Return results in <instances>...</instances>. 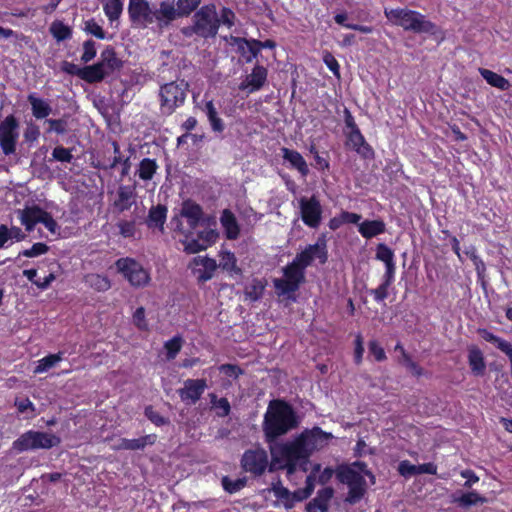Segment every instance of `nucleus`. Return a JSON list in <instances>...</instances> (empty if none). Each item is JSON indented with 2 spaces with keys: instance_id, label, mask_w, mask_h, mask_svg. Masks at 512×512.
Segmentation results:
<instances>
[{
  "instance_id": "obj_1",
  "label": "nucleus",
  "mask_w": 512,
  "mask_h": 512,
  "mask_svg": "<svg viewBox=\"0 0 512 512\" xmlns=\"http://www.w3.org/2000/svg\"><path fill=\"white\" fill-rule=\"evenodd\" d=\"M334 436L323 431L320 427L305 429L293 441L275 443L270 445L271 462L269 471L285 469L288 475L294 474L297 469L308 471L309 458L314 451L326 447Z\"/></svg>"
},
{
  "instance_id": "obj_2",
  "label": "nucleus",
  "mask_w": 512,
  "mask_h": 512,
  "mask_svg": "<svg viewBox=\"0 0 512 512\" xmlns=\"http://www.w3.org/2000/svg\"><path fill=\"white\" fill-rule=\"evenodd\" d=\"M299 417L293 407L281 399L271 400L264 415L262 424L266 442L269 445L276 443V440L297 428Z\"/></svg>"
},
{
  "instance_id": "obj_3",
  "label": "nucleus",
  "mask_w": 512,
  "mask_h": 512,
  "mask_svg": "<svg viewBox=\"0 0 512 512\" xmlns=\"http://www.w3.org/2000/svg\"><path fill=\"white\" fill-rule=\"evenodd\" d=\"M164 1L158 5L151 4L148 0H129L128 16L132 27L138 29L153 28L163 31L170 27L168 15L164 14Z\"/></svg>"
},
{
  "instance_id": "obj_4",
  "label": "nucleus",
  "mask_w": 512,
  "mask_h": 512,
  "mask_svg": "<svg viewBox=\"0 0 512 512\" xmlns=\"http://www.w3.org/2000/svg\"><path fill=\"white\" fill-rule=\"evenodd\" d=\"M220 20L214 4L200 7L192 17V24L181 29V33L188 38L198 36L203 39L214 38L219 30Z\"/></svg>"
},
{
  "instance_id": "obj_5",
  "label": "nucleus",
  "mask_w": 512,
  "mask_h": 512,
  "mask_svg": "<svg viewBox=\"0 0 512 512\" xmlns=\"http://www.w3.org/2000/svg\"><path fill=\"white\" fill-rule=\"evenodd\" d=\"M384 15L391 23L401 26L406 31L430 35H435L438 31V27L435 23L427 20L425 15L415 10L406 8H385Z\"/></svg>"
},
{
  "instance_id": "obj_6",
  "label": "nucleus",
  "mask_w": 512,
  "mask_h": 512,
  "mask_svg": "<svg viewBox=\"0 0 512 512\" xmlns=\"http://www.w3.org/2000/svg\"><path fill=\"white\" fill-rule=\"evenodd\" d=\"M189 91V84L184 79L175 80L160 86L158 97L160 111L164 115L173 114L184 105Z\"/></svg>"
},
{
  "instance_id": "obj_7",
  "label": "nucleus",
  "mask_w": 512,
  "mask_h": 512,
  "mask_svg": "<svg viewBox=\"0 0 512 512\" xmlns=\"http://www.w3.org/2000/svg\"><path fill=\"white\" fill-rule=\"evenodd\" d=\"M60 443V437L54 434L29 430L20 435V437L13 442L12 449L18 453L28 450H47L58 446Z\"/></svg>"
},
{
  "instance_id": "obj_8",
  "label": "nucleus",
  "mask_w": 512,
  "mask_h": 512,
  "mask_svg": "<svg viewBox=\"0 0 512 512\" xmlns=\"http://www.w3.org/2000/svg\"><path fill=\"white\" fill-rule=\"evenodd\" d=\"M284 278L273 280L274 288L278 296H286L295 300L291 295L295 293L305 281V270L293 261L283 268Z\"/></svg>"
},
{
  "instance_id": "obj_9",
  "label": "nucleus",
  "mask_w": 512,
  "mask_h": 512,
  "mask_svg": "<svg viewBox=\"0 0 512 512\" xmlns=\"http://www.w3.org/2000/svg\"><path fill=\"white\" fill-rule=\"evenodd\" d=\"M90 66L93 67L92 76L95 84L102 82L106 77H109L116 71L121 70L123 67V61L118 58L115 48L108 45L102 50L100 60Z\"/></svg>"
},
{
  "instance_id": "obj_10",
  "label": "nucleus",
  "mask_w": 512,
  "mask_h": 512,
  "mask_svg": "<svg viewBox=\"0 0 512 512\" xmlns=\"http://www.w3.org/2000/svg\"><path fill=\"white\" fill-rule=\"evenodd\" d=\"M20 123L15 115L10 114L0 122V148L4 155L16 152L19 139Z\"/></svg>"
},
{
  "instance_id": "obj_11",
  "label": "nucleus",
  "mask_w": 512,
  "mask_h": 512,
  "mask_svg": "<svg viewBox=\"0 0 512 512\" xmlns=\"http://www.w3.org/2000/svg\"><path fill=\"white\" fill-rule=\"evenodd\" d=\"M337 478L340 482L349 487L348 496L345 501L349 504L357 503L365 494V479L351 467H345L337 472Z\"/></svg>"
},
{
  "instance_id": "obj_12",
  "label": "nucleus",
  "mask_w": 512,
  "mask_h": 512,
  "mask_svg": "<svg viewBox=\"0 0 512 512\" xmlns=\"http://www.w3.org/2000/svg\"><path fill=\"white\" fill-rule=\"evenodd\" d=\"M20 215L21 223L27 231H32L36 223L44 224L51 233H56V230L59 228L50 213L37 206L26 207L20 211Z\"/></svg>"
},
{
  "instance_id": "obj_13",
  "label": "nucleus",
  "mask_w": 512,
  "mask_h": 512,
  "mask_svg": "<svg viewBox=\"0 0 512 512\" xmlns=\"http://www.w3.org/2000/svg\"><path fill=\"white\" fill-rule=\"evenodd\" d=\"M116 267L132 286H144L149 281L148 272L134 259L120 258L116 261Z\"/></svg>"
},
{
  "instance_id": "obj_14",
  "label": "nucleus",
  "mask_w": 512,
  "mask_h": 512,
  "mask_svg": "<svg viewBox=\"0 0 512 512\" xmlns=\"http://www.w3.org/2000/svg\"><path fill=\"white\" fill-rule=\"evenodd\" d=\"M237 45L238 53L246 63H251L260 54L261 49H274L276 42L271 39L260 41L258 39L233 38Z\"/></svg>"
},
{
  "instance_id": "obj_15",
  "label": "nucleus",
  "mask_w": 512,
  "mask_h": 512,
  "mask_svg": "<svg viewBox=\"0 0 512 512\" xmlns=\"http://www.w3.org/2000/svg\"><path fill=\"white\" fill-rule=\"evenodd\" d=\"M315 258L319 259L321 264L326 263L328 259L325 235L320 236L315 244L308 245L302 252L298 253L293 262L305 270Z\"/></svg>"
},
{
  "instance_id": "obj_16",
  "label": "nucleus",
  "mask_w": 512,
  "mask_h": 512,
  "mask_svg": "<svg viewBox=\"0 0 512 512\" xmlns=\"http://www.w3.org/2000/svg\"><path fill=\"white\" fill-rule=\"evenodd\" d=\"M180 216L187 220L190 231L196 229L199 224H215V218L205 216L202 207L191 199L184 200L180 209Z\"/></svg>"
},
{
  "instance_id": "obj_17",
  "label": "nucleus",
  "mask_w": 512,
  "mask_h": 512,
  "mask_svg": "<svg viewBox=\"0 0 512 512\" xmlns=\"http://www.w3.org/2000/svg\"><path fill=\"white\" fill-rule=\"evenodd\" d=\"M241 466L246 472L255 476L262 475L270 466L267 452L262 448L245 451L241 458Z\"/></svg>"
},
{
  "instance_id": "obj_18",
  "label": "nucleus",
  "mask_w": 512,
  "mask_h": 512,
  "mask_svg": "<svg viewBox=\"0 0 512 512\" xmlns=\"http://www.w3.org/2000/svg\"><path fill=\"white\" fill-rule=\"evenodd\" d=\"M165 5L164 14L172 23L178 18L187 17L193 11L197 10L202 0H163Z\"/></svg>"
},
{
  "instance_id": "obj_19",
  "label": "nucleus",
  "mask_w": 512,
  "mask_h": 512,
  "mask_svg": "<svg viewBox=\"0 0 512 512\" xmlns=\"http://www.w3.org/2000/svg\"><path fill=\"white\" fill-rule=\"evenodd\" d=\"M299 203L303 222L309 227H318L321 222L322 213L320 202L315 197L310 199L302 197Z\"/></svg>"
},
{
  "instance_id": "obj_20",
  "label": "nucleus",
  "mask_w": 512,
  "mask_h": 512,
  "mask_svg": "<svg viewBox=\"0 0 512 512\" xmlns=\"http://www.w3.org/2000/svg\"><path fill=\"white\" fill-rule=\"evenodd\" d=\"M346 136V146L354 150L364 160H370L374 157V150L366 142L360 129H354L350 131H344Z\"/></svg>"
},
{
  "instance_id": "obj_21",
  "label": "nucleus",
  "mask_w": 512,
  "mask_h": 512,
  "mask_svg": "<svg viewBox=\"0 0 512 512\" xmlns=\"http://www.w3.org/2000/svg\"><path fill=\"white\" fill-rule=\"evenodd\" d=\"M267 77V68L256 64L251 73L239 84V90L246 91L248 94L257 92L263 88L267 82Z\"/></svg>"
},
{
  "instance_id": "obj_22",
  "label": "nucleus",
  "mask_w": 512,
  "mask_h": 512,
  "mask_svg": "<svg viewBox=\"0 0 512 512\" xmlns=\"http://www.w3.org/2000/svg\"><path fill=\"white\" fill-rule=\"evenodd\" d=\"M207 388L205 379H187L184 382V387L178 389L179 397L182 401H190L195 404L202 396Z\"/></svg>"
},
{
  "instance_id": "obj_23",
  "label": "nucleus",
  "mask_w": 512,
  "mask_h": 512,
  "mask_svg": "<svg viewBox=\"0 0 512 512\" xmlns=\"http://www.w3.org/2000/svg\"><path fill=\"white\" fill-rule=\"evenodd\" d=\"M334 495L332 487H325L317 492V496L313 498L307 505V512H328L329 501Z\"/></svg>"
},
{
  "instance_id": "obj_24",
  "label": "nucleus",
  "mask_w": 512,
  "mask_h": 512,
  "mask_svg": "<svg viewBox=\"0 0 512 512\" xmlns=\"http://www.w3.org/2000/svg\"><path fill=\"white\" fill-rule=\"evenodd\" d=\"M155 440V435H145L137 439L119 438L112 448L114 450H143L147 445H153Z\"/></svg>"
},
{
  "instance_id": "obj_25",
  "label": "nucleus",
  "mask_w": 512,
  "mask_h": 512,
  "mask_svg": "<svg viewBox=\"0 0 512 512\" xmlns=\"http://www.w3.org/2000/svg\"><path fill=\"white\" fill-rule=\"evenodd\" d=\"M61 70L66 74L78 76L81 80L89 84H94L92 76L93 67H91L90 65L79 67L78 65L72 62L63 61L61 64Z\"/></svg>"
},
{
  "instance_id": "obj_26",
  "label": "nucleus",
  "mask_w": 512,
  "mask_h": 512,
  "mask_svg": "<svg viewBox=\"0 0 512 512\" xmlns=\"http://www.w3.org/2000/svg\"><path fill=\"white\" fill-rule=\"evenodd\" d=\"M479 335L487 342L495 345L501 352H503L510 361V368H512V344L488 331L487 329H479Z\"/></svg>"
},
{
  "instance_id": "obj_27",
  "label": "nucleus",
  "mask_w": 512,
  "mask_h": 512,
  "mask_svg": "<svg viewBox=\"0 0 512 512\" xmlns=\"http://www.w3.org/2000/svg\"><path fill=\"white\" fill-rule=\"evenodd\" d=\"M167 207L164 205L153 206L149 210L146 224L149 228H158L161 232L164 231V223L166 221Z\"/></svg>"
},
{
  "instance_id": "obj_28",
  "label": "nucleus",
  "mask_w": 512,
  "mask_h": 512,
  "mask_svg": "<svg viewBox=\"0 0 512 512\" xmlns=\"http://www.w3.org/2000/svg\"><path fill=\"white\" fill-rule=\"evenodd\" d=\"M27 101L31 105L32 115L36 119L47 118L52 112V108L49 103L42 98L36 97L35 94H29Z\"/></svg>"
},
{
  "instance_id": "obj_29",
  "label": "nucleus",
  "mask_w": 512,
  "mask_h": 512,
  "mask_svg": "<svg viewBox=\"0 0 512 512\" xmlns=\"http://www.w3.org/2000/svg\"><path fill=\"white\" fill-rule=\"evenodd\" d=\"M117 195L118 198L115 200L114 206L119 212L128 210L135 203L136 195L130 187L121 186Z\"/></svg>"
},
{
  "instance_id": "obj_30",
  "label": "nucleus",
  "mask_w": 512,
  "mask_h": 512,
  "mask_svg": "<svg viewBox=\"0 0 512 512\" xmlns=\"http://www.w3.org/2000/svg\"><path fill=\"white\" fill-rule=\"evenodd\" d=\"M220 221L223 228L225 229V233L228 239L233 240L239 236L240 230L238 223L234 214L230 210H223Z\"/></svg>"
},
{
  "instance_id": "obj_31",
  "label": "nucleus",
  "mask_w": 512,
  "mask_h": 512,
  "mask_svg": "<svg viewBox=\"0 0 512 512\" xmlns=\"http://www.w3.org/2000/svg\"><path fill=\"white\" fill-rule=\"evenodd\" d=\"M479 73L492 87H495L502 91H506L511 86L509 81L505 77L494 71H491L486 68H479Z\"/></svg>"
},
{
  "instance_id": "obj_32",
  "label": "nucleus",
  "mask_w": 512,
  "mask_h": 512,
  "mask_svg": "<svg viewBox=\"0 0 512 512\" xmlns=\"http://www.w3.org/2000/svg\"><path fill=\"white\" fill-rule=\"evenodd\" d=\"M468 362H469L472 372L475 375H483L484 374L486 365H485L483 353L479 348H477L475 346H472L469 348Z\"/></svg>"
},
{
  "instance_id": "obj_33",
  "label": "nucleus",
  "mask_w": 512,
  "mask_h": 512,
  "mask_svg": "<svg viewBox=\"0 0 512 512\" xmlns=\"http://www.w3.org/2000/svg\"><path fill=\"white\" fill-rule=\"evenodd\" d=\"M385 231V223L382 220H366L359 224L360 234L367 239H370Z\"/></svg>"
},
{
  "instance_id": "obj_34",
  "label": "nucleus",
  "mask_w": 512,
  "mask_h": 512,
  "mask_svg": "<svg viewBox=\"0 0 512 512\" xmlns=\"http://www.w3.org/2000/svg\"><path fill=\"white\" fill-rule=\"evenodd\" d=\"M268 490L274 493L275 497L283 503L286 509L293 508L292 492L282 486L280 479L277 482H273Z\"/></svg>"
},
{
  "instance_id": "obj_35",
  "label": "nucleus",
  "mask_w": 512,
  "mask_h": 512,
  "mask_svg": "<svg viewBox=\"0 0 512 512\" xmlns=\"http://www.w3.org/2000/svg\"><path fill=\"white\" fill-rule=\"evenodd\" d=\"M204 111L208 117L212 130L219 133L223 132L225 128L223 120L218 116V112L212 100L205 102Z\"/></svg>"
},
{
  "instance_id": "obj_36",
  "label": "nucleus",
  "mask_w": 512,
  "mask_h": 512,
  "mask_svg": "<svg viewBox=\"0 0 512 512\" xmlns=\"http://www.w3.org/2000/svg\"><path fill=\"white\" fill-rule=\"evenodd\" d=\"M49 31L57 42H62L72 37V29L60 20L53 21Z\"/></svg>"
},
{
  "instance_id": "obj_37",
  "label": "nucleus",
  "mask_w": 512,
  "mask_h": 512,
  "mask_svg": "<svg viewBox=\"0 0 512 512\" xmlns=\"http://www.w3.org/2000/svg\"><path fill=\"white\" fill-rule=\"evenodd\" d=\"M453 502L456 503L458 506L463 508H468L473 505L477 504H483L487 502V499L478 493L472 491L468 493H464L459 497H454Z\"/></svg>"
},
{
  "instance_id": "obj_38",
  "label": "nucleus",
  "mask_w": 512,
  "mask_h": 512,
  "mask_svg": "<svg viewBox=\"0 0 512 512\" xmlns=\"http://www.w3.org/2000/svg\"><path fill=\"white\" fill-rule=\"evenodd\" d=\"M103 10L110 22L118 20L123 11L121 0H103Z\"/></svg>"
},
{
  "instance_id": "obj_39",
  "label": "nucleus",
  "mask_w": 512,
  "mask_h": 512,
  "mask_svg": "<svg viewBox=\"0 0 512 512\" xmlns=\"http://www.w3.org/2000/svg\"><path fill=\"white\" fill-rule=\"evenodd\" d=\"M62 352L57 354H50L38 361L37 366L34 369L35 374L43 373L51 368L55 367L58 362L62 360Z\"/></svg>"
},
{
  "instance_id": "obj_40",
  "label": "nucleus",
  "mask_w": 512,
  "mask_h": 512,
  "mask_svg": "<svg viewBox=\"0 0 512 512\" xmlns=\"http://www.w3.org/2000/svg\"><path fill=\"white\" fill-rule=\"evenodd\" d=\"M89 286L99 292L107 291L111 287L110 280L100 274H89L86 276Z\"/></svg>"
},
{
  "instance_id": "obj_41",
  "label": "nucleus",
  "mask_w": 512,
  "mask_h": 512,
  "mask_svg": "<svg viewBox=\"0 0 512 512\" xmlns=\"http://www.w3.org/2000/svg\"><path fill=\"white\" fill-rule=\"evenodd\" d=\"M40 137L39 126L33 122H29L23 132V143L28 147H32Z\"/></svg>"
},
{
  "instance_id": "obj_42",
  "label": "nucleus",
  "mask_w": 512,
  "mask_h": 512,
  "mask_svg": "<svg viewBox=\"0 0 512 512\" xmlns=\"http://www.w3.org/2000/svg\"><path fill=\"white\" fill-rule=\"evenodd\" d=\"M264 284L257 279H254L251 284L245 288V295L251 301H257L261 298L264 291Z\"/></svg>"
},
{
  "instance_id": "obj_43",
  "label": "nucleus",
  "mask_w": 512,
  "mask_h": 512,
  "mask_svg": "<svg viewBox=\"0 0 512 512\" xmlns=\"http://www.w3.org/2000/svg\"><path fill=\"white\" fill-rule=\"evenodd\" d=\"M45 123L48 124L47 133L54 132L58 135H63L67 132L68 121L66 118L46 119Z\"/></svg>"
},
{
  "instance_id": "obj_44",
  "label": "nucleus",
  "mask_w": 512,
  "mask_h": 512,
  "mask_svg": "<svg viewBox=\"0 0 512 512\" xmlns=\"http://www.w3.org/2000/svg\"><path fill=\"white\" fill-rule=\"evenodd\" d=\"M85 32L88 34L93 35L97 39L104 40V39H111L112 36L107 37V33L104 31V29L95 21V19H89L85 22Z\"/></svg>"
},
{
  "instance_id": "obj_45",
  "label": "nucleus",
  "mask_w": 512,
  "mask_h": 512,
  "mask_svg": "<svg viewBox=\"0 0 512 512\" xmlns=\"http://www.w3.org/2000/svg\"><path fill=\"white\" fill-rule=\"evenodd\" d=\"M246 482V478H238L236 480H231L228 476L222 478V486L230 494L240 491L245 487Z\"/></svg>"
},
{
  "instance_id": "obj_46",
  "label": "nucleus",
  "mask_w": 512,
  "mask_h": 512,
  "mask_svg": "<svg viewBox=\"0 0 512 512\" xmlns=\"http://www.w3.org/2000/svg\"><path fill=\"white\" fill-rule=\"evenodd\" d=\"M219 266L227 271H235L236 273L240 272V269H238L236 267L235 255L229 251L221 253V259H220Z\"/></svg>"
},
{
  "instance_id": "obj_47",
  "label": "nucleus",
  "mask_w": 512,
  "mask_h": 512,
  "mask_svg": "<svg viewBox=\"0 0 512 512\" xmlns=\"http://www.w3.org/2000/svg\"><path fill=\"white\" fill-rule=\"evenodd\" d=\"M466 254L470 257V259L473 261V264L475 266L477 275L479 279H484L485 277V271L486 266L484 262L478 257L476 254L475 247H471L469 250L466 251Z\"/></svg>"
},
{
  "instance_id": "obj_48",
  "label": "nucleus",
  "mask_w": 512,
  "mask_h": 512,
  "mask_svg": "<svg viewBox=\"0 0 512 512\" xmlns=\"http://www.w3.org/2000/svg\"><path fill=\"white\" fill-rule=\"evenodd\" d=\"M96 54H97L96 43L91 39L84 41L83 53L81 55V61L83 63H88L96 57Z\"/></svg>"
},
{
  "instance_id": "obj_49",
  "label": "nucleus",
  "mask_w": 512,
  "mask_h": 512,
  "mask_svg": "<svg viewBox=\"0 0 512 512\" xmlns=\"http://www.w3.org/2000/svg\"><path fill=\"white\" fill-rule=\"evenodd\" d=\"M399 363L417 377L423 374V369L406 352H403V356L399 358Z\"/></svg>"
},
{
  "instance_id": "obj_50",
  "label": "nucleus",
  "mask_w": 512,
  "mask_h": 512,
  "mask_svg": "<svg viewBox=\"0 0 512 512\" xmlns=\"http://www.w3.org/2000/svg\"><path fill=\"white\" fill-rule=\"evenodd\" d=\"M182 347V339L179 336H175L165 343V349L167 351V358L174 359L179 353Z\"/></svg>"
},
{
  "instance_id": "obj_51",
  "label": "nucleus",
  "mask_w": 512,
  "mask_h": 512,
  "mask_svg": "<svg viewBox=\"0 0 512 512\" xmlns=\"http://www.w3.org/2000/svg\"><path fill=\"white\" fill-rule=\"evenodd\" d=\"M145 416L156 426L169 424V419L161 416L152 406H147L144 411Z\"/></svg>"
},
{
  "instance_id": "obj_52",
  "label": "nucleus",
  "mask_w": 512,
  "mask_h": 512,
  "mask_svg": "<svg viewBox=\"0 0 512 512\" xmlns=\"http://www.w3.org/2000/svg\"><path fill=\"white\" fill-rule=\"evenodd\" d=\"M393 257V251L386 244H378L376 251V258L378 260L383 261L385 264H390L394 263Z\"/></svg>"
},
{
  "instance_id": "obj_53",
  "label": "nucleus",
  "mask_w": 512,
  "mask_h": 512,
  "mask_svg": "<svg viewBox=\"0 0 512 512\" xmlns=\"http://www.w3.org/2000/svg\"><path fill=\"white\" fill-rule=\"evenodd\" d=\"M181 242L184 245V251L188 254H195L207 249L206 246L201 242V240H199V238L191 240H188V238H186Z\"/></svg>"
},
{
  "instance_id": "obj_54",
  "label": "nucleus",
  "mask_w": 512,
  "mask_h": 512,
  "mask_svg": "<svg viewBox=\"0 0 512 512\" xmlns=\"http://www.w3.org/2000/svg\"><path fill=\"white\" fill-rule=\"evenodd\" d=\"M49 250V247L42 242H38L33 244V246L30 249H26L22 252H20L19 256H25V257H37L39 255L47 253Z\"/></svg>"
},
{
  "instance_id": "obj_55",
  "label": "nucleus",
  "mask_w": 512,
  "mask_h": 512,
  "mask_svg": "<svg viewBox=\"0 0 512 512\" xmlns=\"http://www.w3.org/2000/svg\"><path fill=\"white\" fill-rule=\"evenodd\" d=\"M156 162H140L139 176L143 180L152 179L156 171Z\"/></svg>"
},
{
  "instance_id": "obj_56",
  "label": "nucleus",
  "mask_w": 512,
  "mask_h": 512,
  "mask_svg": "<svg viewBox=\"0 0 512 512\" xmlns=\"http://www.w3.org/2000/svg\"><path fill=\"white\" fill-rule=\"evenodd\" d=\"M197 236L199 240H201V242L206 246V248H208L209 246L216 242L219 234L214 229H207L199 232Z\"/></svg>"
},
{
  "instance_id": "obj_57",
  "label": "nucleus",
  "mask_w": 512,
  "mask_h": 512,
  "mask_svg": "<svg viewBox=\"0 0 512 512\" xmlns=\"http://www.w3.org/2000/svg\"><path fill=\"white\" fill-rule=\"evenodd\" d=\"M418 465L411 464L408 460L401 461L398 465V472L403 477L418 475Z\"/></svg>"
},
{
  "instance_id": "obj_58",
  "label": "nucleus",
  "mask_w": 512,
  "mask_h": 512,
  "mask_svg": "<svg viewBox=\"0 0 512 512\" xmlns=\"http://www.w3.org/2000/svg\"><path fill=\"white\" fill-rule=\"evenodd\" d=\"M323 62L328 67V69L334 74V76L340 77V65L336 58L330 52H326L323 55Z\"/></svg>"
},
{
  "instance_id": "obj_59",
  "label": "nucleus",
  "mask_w": 512,
  "mask_h": 512,
  "mask_svg": "<svg viewBox=\"0 0 512 512\" xmlns=\"http://www.w3.org/2000/svg\"><path fill=\"white\" fill-rule=\"evenodd\" d=\"M219 371L228 377H232L237 379L240 375L244 373V371L238 366L234 364H222L219 367Z\"/></svg>"
},
{
  "instance_id": "obj_60",
  "label": "nucleus",
  "mask_w": 512,
  "mask_h": 512,
  "mask_svg": "<svg viewBox=\"0 0 512 512\" xmlns=\"http://www.w3.org/2000/svg\"><path fill=\"white\" fill-rule=\"evenodd\" d=\"M218 17L220 20V25L223 24L228 28H231L234 25L235 13L230 8L223 7L221 9L220 16Z\"/></svg>"
},
{
  "instance_id": "obj_61",
  "label": "nucleus",
  "mask_w": 512,
  "mask_h": 512,
  "mask_svg": "<svg viewBox=\"0 0 512 512\" xmlns=\"http://www.w3.org/2000/svg\"><path fill=\"white\" fill-rule=\"evenodd\" d=\"M119 233L125 237L130 238L135 234V222L134 221H120L118 223Z\"/></svg>"
},
{
  "instance_id": "obj_62",
  "label": "nucleus",
  "mask_w": 512,
  "mask_h": 512,
  "mask_svg": "<svg viewBox=\"0 0 512 512\" xmlns=\"http://www.w3.org/2000/svg\"><path fill=\"white\" fill-rule=\"evenodd\" d=\"M369 352L377 361H383L386 359L384 349L375 340L369 342Z\"/></svg>"
},
{
  "instance_id": "obj_63",
  "label": "nucleus",
  "mask_w": 512,
  "mask_h": 512,
  "mask_svg": "<svg viewBox=\"0 0 512 512\" xmlns=\"http://www.w3.org/2000/svg\"><path fill=\"white\" fill-rule=\"evenodd\" d=\"M133 321L135 325L141 329H147V322L145 320V309L143 307H139L133 314Z\"/></svg>"
},
{
  "instance_id": "obj_64",
  "label": "nucleus",
  "mask_w": 512,
  "mask_h": 512,
  "mask_svg": "<svg viewBox=\"0 0 512 512\" xmlns=\"http://www.w3.org/2000/svg\"><path fill=\"white\" fill-rule=\"evenodd\" d=\"M194 261L197 265L203 266L204 271L213 273L217 268L216 261L209 257H198L195 258Z\"/></svg>"
}]
</instances>
